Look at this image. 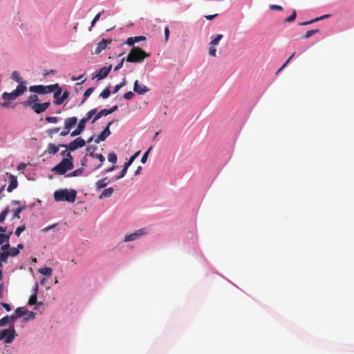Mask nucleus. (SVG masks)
<instances>
[{"instance_id":"nucleus-1","label":"nucleus","mask_w":354,"mask_h":354,"mask_svg":"<svg viewBox=\"0 0 354 354\" xmlns=\"http://www.w3.org/2000/svg\"><path fill=\"white\" fill-rule=\"evenodd\" d=\"M149 57V53L139 47L133 46L129 53L126 61L131 63H140Z\"/></svg>"},{"instance_id":"nucleus-2","label":"nucleus","mask_w":354,"mask_h":354,"mask_svg":"<svg viewBox=\"0 0 354 354\" xmlns=\"http://www.w3.org/2000/svg\"><path fill=\"white\" fill-rule=\"evenodd\" d=\"M76 196L77 192L75 189H59L55 192L54 199L55 201H67L69 203H73L75 201Z\"/></svg>"},{"instance_id":"nucleus-3","label":"nucleus","mask_w":354,"mask_h":354,"mask_svg":"<svg viewBox=\"0 0 354 354\" xmlns=\"http://www.w3.org/2000/svg\"><path fill=\"white\" fill-rule=\"evenodd\" d=\"M26 89L27 88L26 85L21 84L18 85L16 89L11 93H3L2 98L5 100V102L1 104V106L3 107H8L9 106L8 102L15 100L17 97L23 94L26 91Z\"/></svg>"},{"instance_id":"nucleus-4","label":"nucleus","mask_w":354,"mask_h":354,"mask_svg":"<svg viewBox=\"0 0 354 354\" xmlns=\"http://www.w3.org/2000/svg\"><path fill=\"white\" fill-rule=\"evenodd\" d=\"M73 168V160L68 158H63L62 160L52 169L56 174L64 175L68 170Z\"/></svg>"},{"instance_id":"nucleus-5","label":"nucleus","mask_w":354,"mask_h":354,"mask_svg":"<svg viewBox=\"0 0 354 354\" xmlns=\"http://www.w3.org/2000/svg\"><path fill=\"white\" fill-rule=\"evenodd\" d=\"M56 88H58V84L48 86L35 85L30 86L29 91L39 94H45L53 92L56 90Z\"/></svg>"},{"instance_id":"nucleus-6","label":"nucleus","mask_w":354,"mask_h":354,"mask_svg":"<svg viewBox=\"0 0 354 354\" xmlns=\"http://www.w3.org/2000/svg\"><path fill=\"white\" fill-rule=\"evenodd\" d=\"M86 145V142L81 138H77L71 141L69 144H62L59 146L67 149L69 151H73L78 148L83 147Z\"/></svg>"},{"instance_id":"nucleus-7","label":"nucleus","mask_w":354,"mask_h":354,"mask_svg":"<svg viewBox=\"0 0 354 354\" xmlns=\"http://www.w3.org/2000/svg\"><path fill=\"white\" fill-rule=\"evenodd\" d=\"M6 338V343H11L15 338V330L4 329L0 331V340Z\"/></svg>"},{"instance_id":"nucleus-8","label":"nucleus","mask_w":354,"mask_h":354,"mask_svg":"<svg viewBox=\"0 0 354 354\" xmlns=\"http://www.w3.org/2000/svg\"><path fill=\"white\" fill-rule=\"evenodd\" d=\"M147 232L145 228L136 230L132 234H128L124 238L125 242L133 241L139 239L142 235L146 234Z\"/></svg>"},{"instance_id":"nucleus-9","label":"nucleus","mask_w":354,"mask_h":354,"mask_svg":"<svg viewBox=\"0 0 354 354\" xmlns=\"http://www.w3.org/2000/svg\"><path fill=\"white\" fill-rule=\"evenodd\" d=\"M113 121L108 122L106 127L103 131L95 139V142L99 143L106 140V138L111 134L110 126L112 124Z\"/></svg>"},{"instance_id":"nucleus-10","label":"nucleus","mask_w":354,"mask_h":354,"mask_svg":"<svg viewBox=\"0 0 354 354\" xmlns=\"http://www.w3.org/2000/svg\"><path fill=\"white\" fill-rule=\"evenodd\" d=\"M112 68V66L110 64L108 66H104L95 75L93 78H96L97 80H102L104 79L110 73L111 70Z\"/></svg>"},{"instance_id":"nucleus-11","label":"nucleus","mask_w":354,"mask_h":354,"mask_svg":"<svg viewBox=\"0 0 354 354\" xmlns=\"http://www.w3.org/2000/svg\"><path fill=\"white\" fill-rule=\"evenodd\" d=\"M50 105V102L44 103H36L33 104L31 109L37 114L44 112Z\"/></svg>"},{"instance_id":"nucleus-12","label":"nucleus","mask_w":354,"mask_h":354,"mask_svg":"<svg viewBox=\"0 0 354 354\" xmlns=\"http://www.w3.org/2000/svg\"><path fill=\"white\" fill-rule=\"evenodd\" d=\"M149 89L143 84H139L138 80H136L133 84V91L139 95H144L148 92Z\"/></svg>"},{"instance_id":"nucleus-13","label":"nucleus","mask_w":354,"mask_h":354,"mask_svg":"<svg viewBox=\"0 0 354 354\" xmlns=\"http://www.w3.org/2000/svg\"><path fill=\"white\" fill-rule=\"evenodd\" d=\"M112 39H103L101 41L97 44V46L95 50V54L99 55L103 50L106 49L108 44H111Z\"/></svg>"},{"instance_id":"nucleus-14","label":"nucleus","mask_w":354,"mask_h":354,"mask_svg":"<svg viewBox=\"0 0 354 354\" xmlns=\"http://www.w3.org/2000/svg\"><path fill=\"white\" fill-rule=\"evenodd\" d=\"M86 123V122L83 119H81L77 129L71 133V136L75 137L80 135L84 131Z\"/></svg>"},{"instance_id":"nucleus-15","label":"nucleus","mask_w":354,"mask_h":354,"mask_svg":"<svg viewBox=\"0 0 354 354\" xmlns=\"http://www.w3.org/2000/svg\"><path fill=\"white\" fill-rule=\"evenodd\" d=\"M28 313V310L24 307H18L15 310V315H12L15 318V321Z\"/></svg>"},{"instance_id":"nucleus-16","label":"nucleus","mask_w":354,"mask_h":354,"mask_svg":"<svg viewBox=\"0 0 354 354\" xmlns=\"http://www.w3.org/2000/svg\"><path fill=\"white\" fill-rule=\"evenodd\" d=\"M77 119L76 117L68 118L64 120V126L67 129H71L77 124Z\"/></svg>"},{"instance_id":"nucleus-17","label":"nucleus","mask_w":354,"mask_h":354,"mask_svg":"<svg viewBox=\"0 0 354 354\" xmlns=\"http://www.w3.org/2000/svg\"><path fill=\"white\" fill-rule=\"evenodd\" d=\"M38 101V96L35 94L31 95L26 101H24L22 102V104L24 106H30V108L32 106L33 104H35L37 103Z\"/></svg>"},{"instance_id":"nucleus-18","label":"nucleus","mask_w":354,"mask_h":354,"mask_svg":"<svg viewBox=\"0 0 354 354\" xmlns=\"http://www.w3.org/2000/svg\"><path fill=\"white\" fill-rule=\"evenodd\" d=\"M10 184L7 188V191L8 192H12V190L15 188H17V185H18V183H17V177L10 174Z\"/></svg>"},{"instance_id":"nucleus-19","label":"nucleus","mask_w":354,"mask_h":354,"mask_svg":"<svg viewBox=\"0 0 354 354\" xmlns=\"http://www.w3.org/2000/svg\"><path fill=\"white\" fill-rule=\"evenodd\" d=\"M59 146L55 145L54 143H49L48 145L47 149L45 151V153L48 154H52L55 155L59 151Z\"/></svg>"},{"instance_id":"nucleus-20","label":"nucleus","mask_w":354,"mask_h":354,"mask_svg":"<svg viewBox=\"0 0 354 354\" xmlns=\"http://www.w3.org/2000/svg\"><path fill=\"white\" fill-rule=\"evenodd\" d=\"M15 322V318L11 316H5L0 319V326H4L8 324H12Z\"/></svg>"},{"instance_id":"nucleus-21","label":"nucleus","mask_w":354,"mask_h":354,"mask_svg":"<svg viewBox=\"0 0 354 354\" xmlns=\"http://www.w3.org/2000/svg\"><path fill=\"white\" fill-rule=\"evenodd\" d=\"M107 180H108V178L107 177H104V178L97 180L95 183L96 189L97 190H100V189H101L102 188H104L108 185V183H109Z\"/></svg>"},{"instance_id":"nucleus-22","label":"nucleus","mask_w":354,"mask_h":354,"mask_svg":"<svg viewBox=\"0 0 354 354\" xmlns=\"http://www.w3.org/2000/svg\"><path fill=\"white\" fill-rule=\"evenodd\" d=\"M113 191H114L113 188H112V187H109V188L105 189L101 193V194L99 196V198L100 199H103V198H105L110 197L113 194Z\"/></svg>"},{"instance_id":"nucleus-23","label":"nucleus","mask_w":354,"mask_h":354,"mask_svg":"<svg viewBox=\"0 0 354 354\" xmlns=\"http://www.w3.org/2000/svg\"><path fill=\"white\" fill-rule=\"evenodd\" d=\"M11 78L19 83V85H26V82H23L22 77L17 71H13L11 75Z\"/></svg>"},{"instance_id":"nucleus-24","label":"nucleus","mask_w":354,"mask_h":354,"mask_svg":"<svg viewBox=\"0 0 354 354\" xmlns=\"http://www.w3.org/2000/svg\"><path fill=\"white\" fill-rule=\"evenodd\" d=\"M68 95H69V93H68L67 91H65L62 93V96H61L60 99H57V100H54V101H53V103H54L55 105H60V104H62L64 102V100H65L66 99H67V98H68Z\"/></svg>"},{"instance_id":"nucleus-25","label":"nucleus","mask_w":354,"mask_h":354,"mask_svg":"<svg viewBox=\"0 0 354 354\" xmlns=\"http://www.w3.org/2000/svg\"><path fill=\"white\" fill-rule=\"evenodd\" d=\"M89 155H90V156H91L93 158H96L100 160V164L98 165L97 166H96V167H95V169H99L102 166V162L105 160V158L104 157V156L101 153L97 154V153H94L93 152L90 153Z\"/></svg>"},{"instance_id":"nucleus-26","label":"nucleus","mask_w":354,"mask_h":354,"mask_svg":"<svg viewBox=\"0 0 354 354\" xmlns=\"http://www.w3.org/2000/svg\"><path fill=\"white\" fill-rule=\"evenodd\" d=\"M9 256L8 251L3 252L0 250V268L2 267V262H7Z\"/></svg>"},{"instance_id":"nucleus-27","label":"nucleus","mask_w":354,"mask_h":354,"mask_svg":"<svg viewBox=\"0 0 354 354\" xmlns=\"http://www.w3.org/2000/svg\"><path fill=\"white\" fill-rule=\"evenodd\" d=\"M39 272L45 276H51L53 273V269L49 267H43L39 269Z\"/></svg>"},{"instance_id":"nucleus-28","label":"nucleus","mask_w":354,"mask_h":354,"mask_svg":"<svg viewBox=\"0 0 354 354\" xmlns=\"http://www.w3.org/2000/svg\"><path fill=\"white\" fill-rule=\"evenodd\" d=\"M109 113L107 112V109H102L98 113H96V115L95 116V118L93 119L91 123L93 124L95 123L98 119H100L101 117L102 116H106V115H108Z\"/></svg>"},{"instance_id":"nucleus-29","label":"nucleus","mask_w":354,"mask_h":354,"mask_svg":"<svg viewBox=\"0 0 354 354\" xmlns=\"http://www.w3.org/2000/svg\"><path fill=\"white\" fill-rule=\"evenodd\" d=\"M97 109H93L90 110L87 113L85 118H82L86 122H87L93 115H96Z\"/></svg>"},{"instance_id":"nucleus-30","label":"nucleus","mask_w":354,"mask_h":354,"mask_svg":"<svg viewBox=\"0 0 354 354\" xmlns=\"http://www.w3.org/2000/svg\"><path fill=\"white\" fill-rule=\"evenodd\" d=\"M10 212L9 207H6L1 213H0V223H2L5 221L7 215Z\"/></svg>"},{"instance_id":"nucleus-31","label":"nucleus","mask_w":354,"mask_h":354,"mask_svg":"<svg viewBox=\"0 0 354 354\" xmlns=\"http://www.w3.org/2000/svg\"><path fill=\"white\" fill-rule=\"evenodd\" d=\"M53 92H54V94H53L54 100L60 99V97L62 96L61 94L62 92V88L59 85H58V88H56V90L54 91Z\"/></svg>"},{"instance_id":"nucleus-32","label":"nucleus","mask_w":354,"mask_h":354,"mask_svg":"<svg viewBox=\"0 0 354 354\" xmlns=\"http://www.w3.org/2000/svg\"><path fill=\"white\" fill-rule=\"evenodd\" d=\"M129 167V166L127 165V164H124V166H123V168L119 176H118L115 179L116 180H119L122 178H123L125 175H126V173H127V171L128 169V168Z\"/></svg>"},{"instance_id":"nucleus-33","label":"nucleus","mask_w":354,"mask_h":354,"mask_svg":"<svg viewBox=\"0 0 354 354\" xmlns=\"http://www.w3.org/2000/svg\"><path fill=\"white\" fill-rule=\"evenodd\" d=\"M111 91L109 87H106L105 89L102 91V92L100 93V96L102 97L103 99H106L110 96Z\"/></svg>"},{"instance_id":"nucleus-34","label":"nucleus","mask_w":354,"mask_h":354,"mask_svg":"<svg viewBox=\"0 0 354 354\" xmlns=\"http://www.w3.org/2000/svg\"><path fill=\"white\" fill-rule=\"evenodd\" d=\"M108 160L109 162H112L113 164H115L118 160L117 156L115 153H109L108 155Z\"/></svg>"},{"instance_id":"nucleus-35","label":"nucleus","mask_w":354,"mask_h":354,"mask_svg":"<svg viewBox=\"0 0 354 354\" xmlns=\"http://www.w3.org/2000/svg\"><path fill=\"white\" fill-rule=\"evenodd\" d=\"M104 11L102 10L101 12L98 13L95 16V17L93 18L91 23V27L89 28L90 31L91 30V28L95 26V23L99 20L100 16L102 15V13H104Z\"/></svg>"},{"instance_id":"nucleus-36","label":"nucleus","mask_w":354,"mask_h":354,"mask_svg":"<svg viewBox=\"0 0 354 354\" xmlns=\"http://www.w3.org/2000/svg\"><path fill=\"white\" fill-rule=\"evenodd\" d=\"M215 45L209 44V55L212 57H216V48Z\"/></svg>"},{"instance_id":"nucleus-37","label":"nucleus","mask_w":354,"mask_h":354,"mask_svg":"<svg viewBox=\"0 0 354 354\" xmlns=\"http://www.w3.org/2000/svg\"><path fill=\"white\" fill-rule=\"evenodd\" d=\"M223 37V35L218 34L216 35V37L213 39L209 43L212 45H218L221 39Z\"/></svg>"},{"instance_id":"nucleus-38","label":"nucleus","mask_w":354,"mask_h":354,"mask_svg":"<svg viewBox=\"0 0 354 354\" xmlns=\"http://www.w3.org/2000/svg\"><path fill=\"white\" fill-rule=\"evenodd\" d=\"M59 130H60V128H59V127L52 128V129H48L46 131V133L48 136L52 138L54 134L57 133V132H59Z\"/></svg>"},{"instance_id":"nucleus-39","label":"nucleus","mask_w":354,"mask_h":354,"mask_svg":"<svg viewBox=\"0 0 354 354\" xmlns=\"http://www.w3.org/2000/svg\"><path fill=\"white\" fill-rule=\"evenodd\" d=\"M37 303V292H34L33 295H32L28 300V305L32 306L35 305Z\"/></svg>"},{"instance_id":"nucleus-40","label":"nucleus","mask_w":354,"mask_h":354,"mask_svg":"<svg viewBox=\"0 0 354 354\" xmlns=\"http://www.w3.org/2000/svg\"><path fill=\"white\" fill-rule=\"evenodd\" d=\"M296 17H297V12L295 10H293L292 15L290 17H288L284 19V23H290V22L293 21L296 19Z\"/></svg>"},{"instance_id":"nucleus-41","label":"nucleus","mask_w":354,"mask_h":354,"mask_svg":"<svg viewBox=\"0 0 354 354\" xmlns=\"http://www.w3.org/2000/svg\"><path fill=\"white\" fill-rule=\"evenodd\" d=\"M9 242V236H6L3 233H0V245Z\"/></svg>"},{"instance_id":"nucleus-42","label":"nucleus","mask_w":354,"mask_h":354,"mask_svg":"<svg viewBox=\"0 0 354 354\" xmlns=\"http://www.w3.org/2000/svg\"><path fill=\"white\" fill-rule=\"evenodd\" d=\"M94 90H95V88H94V87H91V88H88V89H86V90L85 91V92H84V100L82 101V102H84L86 100V99L87 97H88L91 95V93L94 91Z\"/></svg>"},{"instance_id":"nucleus-43","label":"nucleus","mask_w":354,"mask_h":354,"mask_svg":"<svg viewBox=\"0 0 354 354\" xmlns=\"http://www.w3.org/2000/svg\"><path fill=\"white\" fill-rule=\"evenodd\" d=\"M319 32V29L308 30V31L306 32V35H304V38L305 39H308L311 36H313V35H315V33H317Z\"/></svg>"},{"instance_id":"nucleus-44","label":"nucleus","mask_w":354,"mask_h":354,"mask_svg":"<svg viewBox=\"0 0 354 354\" xmlns=\"http://www.w3.org/2000/svg\"><path fill=\"white\" fill-rule=\"evenodd\" d=\"M151 149H152V147H150L149 148V149L145 152V153L143 154V156L141 158L142 163L145 164L147 162L149 153L150 151L151 150Z\"/></svg>"},{"instance_id":"nucleus-45","label":"nucleus","mask_w":354,"mask_h":354,"mask_svg":"<svg viewBox=\"0 0 354 354\" xmlns=\"http://www.w3.org/2000/svg\"><path fill=\"white\" fill-rule=\"evenodd\" d=\"M25 230H26V225H21V226H19V227H18L16 229L15 234V235H16L17 236H18V237H19V236H20V234H21V233H22Z\"/></svg>"},{"instance_id":"nucleus-46","label":"nucleus","mask_w":354,"mask_h":354,"mask_svg":"<svg viewBox=\"0 0 354 354\" xmlns=\"http://www.w3.org/2000/svg\"><path fill=\"white\" fill-rule=\"evenodd\" d=\"M60 155L62 156L66 157L65 158H68V159L73 160V157L67 149H66V150L62 151L60 153Z\"/></svg>"},{"instance_id":"nucleus-47","label":"nucleus","mask_w":354,"mask_h":354,"mask_svg":"<svg viewBox=\"0 0 354 354\" xmlns=\"http://www.w3.org/2000/svg\"><path fill=\"white\" fill-rule=\"evenodd\" d=\"M10 256L15 257L19 253V250L16 248H10V251H8Z\"/></svg>"},{"instance_id":"nucleus-48","label":"nucleus","mask_w":354,"mask_h":354,"mask_svg":"<svg viewBox=\"0 0 354 354\" xmlns=\"http://www.w3.org/2000/svg\"><path fill=\"white\" fill-rule=\"evenodd\" d=\"M0 250L5 252V251H10V245L9 242H7L3 245H1Z\"/></svg>"},{"instance_id":"nucleus-49","label":"nucleus","mask_w":354,"mask_h":354,"mask_svg":"<svg viewBox=\"0 0 354 354\" xmlns=\"http://www.w3.org/2000/svg\"><path fill=\"white\" fill-rule=\"evenodd\" d=\"M21 213V211L18 207L15 209L12 219H14V218L19 219L21 218V216H20Z\"/></svg>"},{"instance_id":"nucleus-50","label":"nucleus","mask_w":354,"mask_h":354,"mask_svg":"<svg viewBox=\"0 0 354 354\" xmlns=\"http://www.w3.org/2000/svg\"><path fill=\"white\" fill-rule=\"evenodd\" d=\"M82 171V169H78L67 175L68 177H73L79 176Z\"/></svg>"},{"instance_id":"nucleus-51","label":"nucleus","mask_w":354,"mask_h":354,"mask_svg":"<svg viewBox=\"0 0 354 354\" xmlns=\"http://www.w3.org/2000/svg\"><path fill=\"white\" fill-rule=\"evenodd\" d=\"M133 97H134V93L132 91H129L124 94V98L125 100H132L133 98Z\"/></svg>"},{"instance_id":"nucleus-52","label":"nucleus","mask_w":354,"mask_h":354,"mask_svg":"<svg viewBox=\"0 0 354 354\" xmlns=\"http://www.w3.org/2000/svg\"><path fill=\"white\" fill-rule=\"evenodd\" d=\"M295 53H293L292 54V55L287 59V61L283 64V65L278 70V71L277 72V73H279L281 71H282L285 67L288 64V62L291 60V59H292V57L295 56Z\"/></svg>"},{"instance_id":"nucleus-53","label":"nucleus","mask_w":354,"mask_h":354,"mask_svg":"<svg viewBox=\"0 0 354 354\" xmlns=\"http://www.w3.org/2000/svg\"><path fill=\"white\" fill-rule=\"evenodd\" d=\"M46 120L49 123H57L58 122V118L57 117H46Z\"/></svg>"},{"instance_id":"nucleus-54","label":"nucleus","mask_w":354,"mask_h":354,"mask_svg":"<svg viewBox=\"0 0 354 354\" xmlns=\"http://www.w3.org/2000/svg\"><path fill=\"white\" fill-rule=\"evenodd\" d=\"M124 44H126L129 46H133L134 44H136L134 37H129L127 39V41L124 42Z\"/></svg>"},{"instance_id":"nucleus-55","label":"nucleus","mask_w":354,"mask_h":354,"mask_svg":"<svg viewBox=\"0 0 354 354\" xmlns=\"http://www.w3.org/2000/svg\"><path fill=\"white\" fill-rule=\"evenodd\" d=\"M124 44H126L129 46H133L134 44H136L134 37H129L127 39V41L124 42Z\"/></svg>"},{"instance_id":"nucleus-56","label":"nucleus","mask_w":354,"mask_h":354,"mask_svg":"<svg viewBox=\"0 0 354 354\" xmlns=\"http://www.w3.org/2000/svg\"><path fill=\"white\" fill-rule=\"evenodd\" d=\"M28 316L24 318L25 322H28L30 319H35V313L33 312H30V313L28 312Z\"/></svg>"},{"instance_id":"nucleus-57","label":"nucleus","mask_w":354,"mask_h":354,"mask_svg":"<svg viewBox=\"0 0 354 354\" xmlns=\"http://www.w3.org/2000/svg\"><path fill=\"white\" fill-rule=\"evenodd\" d=\"M164 32H165V41H167L169 39V33H170L169 29L167 26H166L165 28Z\"/></svg>"},{"instance_id":"nucleus-58","label":"nucleus","mask_w":354,"mask_h":354,"mask_svg":"<svg viewBox=\"0 0 354 354\" xmlns=\"http://www.w3.org/2000/svg\"><path fill=\"white\" fill-rule=\"evenodd\" d=\"M133 37L136 43L146 40V37L145 36H136Z\"/></svg>"},{"instance_id":"nucleus-59","label":"nucleus","mask_w":354,"mask_h":354,"mask_svg":"<svg viewBox=\"0 0 354 354\" xmlns=\"http://www.w3.org/2000/svg\"><path fill=\"white\" fill-rule=\"evenodd\" d=\"M124 59H125L124 58H122L121 59V61L120 62V63H118L115 66V67L114 68L115 71H118V70H120L123 66V64H124Z\"/></svg>"},{"instance_id":"nucleus-60","label":"nucleus","mask_w":354,"mask_h":354,"mask_svg":"<svg viewBox=\"0 0 354 354\" xmlns=\"http://www.w3.org/2000/svg\"><path fill=\"white\" fill-rule=\"evenodd\" d=\"M270 8L273 10H283V8L281 6L274 5V4L270 5Z\"/></svg>"},{"instance_id":"nucleus-61","label":"nucleus","mask_w":354,"mask_h":354,"mask_svg":"<svg viewBox=\"0 0 354 354\" xmlns=\"http://www.w3.org/2000/svg\"><path fill=\"white\" fill-rule=\"evenodd\" d=\"M56 225H57V224H56V223L53 224V225H48V226H47L46 227L44 228V229L42 230V231H43V232H48V231H49V230H52V229L55 228Z\"/></svg>"},{"instance_id":"nucleus-62","label":"nucleus","mask_w":354,"mask_h":354,"mask_svg":"<svg viewBox=\"0 0 354 354\" xmlns=\"http://www.w3.org/2000/svg\"><path fill=\"white\" fill-rule=\"evenodd\" d=\"M1 304L6 309V311L9 312L11 310V307L8 304L1 303Z\"/></svg>"},{"instance_id":"nucleus-63","label":"nucleus","mask_w":354,"mask_h":354,"mask_svg":"<svg viewBox=\"0 0 354 354\" xmlns=\"http://www.w3.org/2000/svg\"><path fill=\"white\" fill-rule=\"evenodd\" d=\"M69 133H70V129H66V127H64V130L60 133V136H66V135H68Z\"/></svg>"},{"instance_id":"nucleus-64","label":"nucleus","mask_w":354,"mask_h":354,"mask_svg":"<svg viewBox=\"0 0 354 354\" xmlns=\"http://www.w3.org/2000/svg\"><path fill=\"white\" fill-rule=\"evenodd\" d=\"M117 110H118V106H117V105H115V106H113V107H111L110 109H107V112H108V113H109V114H111V113H112L115 112V111H117Z\"/></svg>"}]
</instances>
